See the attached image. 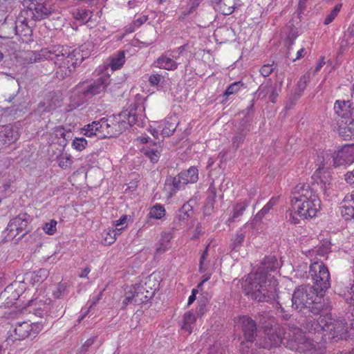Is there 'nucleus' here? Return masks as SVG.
Segmentation results:
<instances>
[{"label": "nucleus", "mask_w": 354, "mask_h": 354, "mask_svg": "<svg viewBox=\"0 0 354 354\" xmlns=\"http://www.w3.org/2000/svg\"><path fill=\"white\" fill-rule=\"evenodd\" d=\"M280 266L274 256L266 257L255 273H250L242 287L245 294L259 302H272L278 297V283L270 272H275Z\"/></svg>", "instance_id": "f257e3e1"}, {"label": "nucleus", "mask_w": 354, "mask_h": 354, "mask_svg": "<svg viewBox=\"0 0 354 354\" xmlns=\"http://www.w3.org/2000/svg\"><path fill=\"white\" fill-rule=\"evenodd\" d=\"M283 340L286 346L292 351L298 352H315L316 344L314 341L304 335L298 327H289L287 330L279 327L268 329L263 340L259 345L265 348H271L279 346Z\"/></svg>", "instance_id": "f03ea898"}, {"label": "nucleus", "mask_w": 354, "mask_h": 354, "mask_svg": "<svg viewBox=\"0 0 354 354\" xmlns=\"http://www.w3.org/2000/svg\"><path fill=\"white\" fill-rule=\"evenodd\" d=\"M38 59H50L57 66V77L64 79L69 76L77 65L80 64L84 57L78 48L73 49L64 46H54L41 49Z\"/></svg>", "instance_id": "7ed1b4c3"}, {"label": "nucleus", "mask_w": 354, "mask_h": 354, "mask_svg": "<svg viewBox=\"0 0 354 354\" xmlns=\"http://www.w3.org/2000/svg\"><path fill=\"white\" fill-rule=\"evenodd\" d=\"M322 160L318 158V168L314 174V176L319 178L321 183V188L326 194H330V183L328 178L330 177V173L328 169L332 167H338L346 164H350L354 161L353 145H345L334 153L323 152Z\"/></svg>", "instance_id": "20e7f679"}, {"label": "nucleus", "mask_w": 354, "mask_h": 354, "mask_svg": "<svg viewBox=\"0 0 354 354\" xmlns=\"http://www.w3.org/2000/svg\"><path fill=\"white\" fill-rule=\"evenodd\" d=\"M292 211L302 218H313L321 208V201L308 184H297L291 199Z\"/></svg>", "instance_id": "39448f33"}, {"label": "nucleus", "mask_w": 354, "mask_h": 354, "mask_svg": "<svg viewBox=\"0 0 354 354\" xmlns=\"http://www.w3.org/2000/svg\"><path fill=\"white\" fill-rule=\"evenodd\" d=\"M322 295V292L316 291L312 286H299L292 295V306L299 311L308 310V312L317 315L324 308Z\"/></svg>", "instance_id": "423d86ee"}, {"label": "nucleus", "mask_w": 354, "mask_h": 354, "mask_svg": "<svg viewBox=\"0 0 354 354\" xmlns=\"http://www.w3.org/2000/svg\"><path fill=\"white\" fill-rule=\"evenodd\" d=\"M136 114L128 110L122 111L120 114L112 115L108 118H103L99 121L97 127L99 138L115 137L120 134L128 126L135 123Z\"/></svg>", "instance_id": "0eeeda50"}, {"label": "nucleus", "mask_w": 354, "mask_h": 354, "mask_svg": "<svg viewBox=\"0 0 354 354\" xmlns=\"http://www.w3.org/2000/svg\"><path fill=\"white\" fill-rule=\"evenodd\" d=\"M310 274L317 292H324L330 286V273L322 261H315L310 266Z\"/></svg>", "instance_id": "6e6552de"}, {"label": "nucleus", "mask_w": 354, "mask_h": 354, "mask_svg": "<svg viewBox=\"0 0 354 354\" xmlns=\"http://www.w3.org/2000/svg\"><path fill=\"white\" fill-rule=\"evenodd\" d=\"M110 83V76L103 74L93 82H83L77 85V89L86 97H91L104 92Z\"/></svg>", "instance_id": "1a4fd4ad"}, {"label": "nucleus", "mask_w": 354, "mask_h": 354, "mask_svg": "<svg viewBox=\"0 0 354 354\" xmlns=\"http://www.w3.org/2000/svg\"><path fill=\"white\" fill-rule=\"evenodd\" d=\"M348 327L344 319H334L330 315V319L324 326H318L317 330H326L328 339H339L343 338L348 332Z\"/></svg>", "instance_id": "9d476101"}, {"label": "nucleus", "mask_w": 354, "mask_h": 354, "mask_svg": "<svg viewBox=\"0 0 354 354\" xmlns=\"http://www.w3.org/2000/svg\"><path fill=\"white\" fill-rule=\"evenodd\" d=\"M42 330V326L38 323L29 322H18L16 324L14 333L15 340H22L28 337H36Z\"/></svg>", "instance_id": "9b49d317"}, {"label": "nucleus", "mask_w": 354, "mask_h": 354, "mask_svg": "<svg viewBox=\"0 0 354 354\" xmlns=\"http://www.w3.org/2000/svg\"><path fill=\"white\" fill-rule=\"evenodd\" d=\"M178 119L176 115L169 116L165 120L160 122L157 127H151L150 132L155 138L158 139L159 136L167 137L171 136L177 127Z\"/></svg>", "instance_id": "f8f14e48"}, {"label": "nucleus", "mask_w": 354, "mask_h": 354, "mask_svg": "<svg viewBox=\"0 0 354 354\" xmlns=\"http://www.w3.org/2000/svg\"><path fill=\"white\" fill-rule=\"evenodd\" d=\"M31 221L30 216L27 214H20L13 218L9 222L7 230L10 236L15 237L17 235L25 231L28 223Z\"/></svg>", "instance_id": "ddd939ff"}, {"label": "nucleus", "mask_w": 354, "mask_h": 354, "mask_svg": "<svg viewBox=\"0 0 354 354\" xmlns=\"http://www.w3.org/2000/svg\"><path fill=\"white\" fill-rule=\"evenodd\" d=\"M236 324L242 328L244 337L248 342H252L256 336V324L248 316L239 317Z\"/></svg>", "instance_id": "4468645a"}, {"label": "nucleus", "mask_w": 354, "mask_h": 354, "mask_svg": "<svg viewBox=\"0 0 354 354\" xmlns=\"http://www.w3.org/2000/svg\"><path fill=\"white\" fill-rule=\"evenodd\" d=\"M187 183L177 175L174 178H167L165 181L164 192L168 198H172L178 191L185 189Z\"/></svg>", "instance_id": "2eb2a0df"}, {"label": "nucleus", "mask_w": 354, "mask_h": 354, "mask_svg": "<svg viewBox=\"0 0 354 354\" xmlns=\"http://www.w3.org/2000/svg\"><path fill=\"white\" fill-rule=\"evenodd\" d=\"M330 319V314L322 315L319 317L318 319L315 320L312 318H308L304 328L311 333L322 334L323 336H326V330H317L318 326H324L328 320Z\"/></svg>", "instance_id": "dca6fc26"}, {"label": "nucleus", "mask_w": 354, "mask_h": 354, "mask_svg": "<svg viewBox=\"0 0 354 354\" xmlns=\"http://www.w3.org/2000/svg\"><path fill=\"white\" fill-rule=\"evenodd\" d=\"M61 102L62 99L59 95L55 93H50L43 102L39 104L38 109L41 113L49 112L60 106Z\"/></svg>", "instance_id": "f3484780"}, {"label": "nucleus", "mask_w": 354, "mask_h": 354, "mask_svg": "<svg viewBox=\"0 0 354 354\" xmlns=\"http://www.w3.org/2000/svg\"><path fill=\"white\" fill-rule=\"evenodd\" d=\"M215 10L224 15H229L234 12L236 0H212Z\"/></svg>", "instance_id": "a211bd4d"}, {"label": "nucleus", "mask_w": 354, "mask_h": 354, "mask_svg": "<svg viewBox=\"0 0 354 354\" xmlns=\"http://www.w3.org/2000/svg\"><path fill=\"white\" fill-rule=\"evenodd\" d=\"M341 214L345 220L354 218V192L344 197L341 206Z\"/></svg>", "instance_id": "6ab92c4d"}, {"label": "nucleus", "mask_w": 354, "mask_h": 354, "mask_svg": "<svg viewBox=\"0 0 354 354\" xmlns=\"http://www.w3.org/2000/svg\"><path fill=\"white\" fill-rule=\"evenodd\" d=\"M142 152L150 159L151 162L156 163L158 161L162 152L161 142H154L153 145L147 144L142 148Z\"/></svg>", "instance_id": "aec40b11"}, {"label": "nucleus", "mask_w": 354, "mask_h": 354, "mask_svg": "<svg viewBox=\"0 0 354 354\" xmlns=\"http://www.w3.org/2000/svg\"><path fill=\"white\" fill-rule=\"evenodd\" d=\"M351 105L349 100H337L334 104L335 112L343 119H349L353 113Z\"/></svg>", "instance_id": "412c9836"}, {"label": "nucleus", "mask_w": 354, "mask_h": 354, "mask_svg": "<svg viewBox=\"0 0 354 354\" xmlns=\"http://www.w3.org/2000/svg\"><path fill=\"white\" fill-rule=\"evenodd\" d=\"M19 137V133L10 125L3 126L0 131V141L5 145L16 142Z\"/></svg>", "instance_id": "4be33fe9"}, {"label": "nucleus", "mask_w": 354, "mask_h": 354, "mask_svg": "<svg viewBox=\"0 0 354 354\" xmlns=\"http://www.w3.org/2000/svg\"><path fill=\"white\" fill-rule=\"evenodd\" d=\"M154 65L156 67L161 69L175 71L178 66V63L165 53L156 60Z\"/></svg>", "instance_id": "5701e85b"}, {"label": "nucleus", "mask_w": 354, "mask_h": 354, "mask_svg": "<svg viewBox=\"0 0 354 354\" xmlns=\"http://www.w3.org/2000/svg\"><path fill=\"white\" fill-rule=\"evenodd\" d=\"M203 1V0H183L180 8V15L179 18L184 19L187 16L192 14Z\"/></svg>", "instance_id": "b1692460"}, {"label": "nucleus", "mask_w": 354, "mask_h": 354, "mask_svg": "<svg viewBox=\"0 0 354 354\" xmlns=\"http://www.w3.org/2000/svg\"><path fill=\"white\" fill-rule=\"evenodd\" d=\"M73 16L75 19L82 21V23L88 24V26H92L93 21H95L97 18V15H95L94 19H93V12L84 8H79L75 10L73 12Z\"/></svg>", "instance_id": "393cba45"}, {"label": "nucleus", "mask_w": 354, "mask_h": 354, "mask_svg": "<svg viewBox=\"0 0 354 354\" xmlns=\"http://www.w3.org/2000/svg\"><path fill=\"white\" fill-rule=\"evenodd\" d=\"M31 1L33 5V16L35 20H39L47 17L53 11L52 7L46 3H34L32 0H25V2Z\"/></svg>", "instance_id": "a878e982"}, {"label": "nucleus", "mask_w": 354, "mask_h": 354, "mask_svg": "<svg viewBox=\"0 0 354 354\" xmlns=\"http://www.w3.org/2000/svg\"><path fill=\"white\" fill-rule=\"evenodd\" d=\"M250 201L244 200L236 203L234 206L231 214L227 220L229 223H234L239 219L248 207Z\"/></svg>", "instance_id": "bb28decb"}, {"label": "nucleus", "mask_w": 354, "mask_h": 354, "mask_svg": "<svg viewBox=\"0 0 354 354\" xmlns=\"http://www.w3.org/2000/svg\"><path fill=\"white\" fill-rule=\"evenodd\" d=\"M279 201V197H272L263 206V207L257 214L255 219L261 221L263 218H268L272 214L273 207Z\"/></svg>", "instance_id": "cd10ccee"}, {"label": "nucleus", "mask_w": 354, "mask_h": 354, "mask_svg": "<svg viewBox=\"0 0 354 354\" xmlns=\"http://www.w3.org/2000/svg\"><path fill=\"white\" fill-rule=\"evenodd\" d=\"M125 62V53L124 51H118L109 58V66L113 71H116L122 67Z\"/></svg>", "instance_id": "c85d7f7f"}, {"label": "nucleus", "mask_w": 354, "mask_h": 354, "mask_svg": "<svg viewBox=\"0 0 354 354\" xmlns=\"http://www.w3.org/2000/svg\"><path fill=\"white\" fill-rule=\"evenodd\" d=\"M196 318L192 311L185 313L183 316L181 328L191 334L195 325Z\"/></svg>", "instance_id": "c756f323"}, {"label": "nucleus", "mask_w": 354, "mask_h": 354, "mask_svg": "<svg viewBox=\"0 0 354 354\" xmlns=\"http://www.w3.org/2000/svg\"><path fill=\"white\" fill-rule=\"evenodd\" d=\"M339 294L344 297L348 304L354 306V281L345 289L339 290ZM351 329L354 330V319L351 324Z\"/></svg>", "instance_id": "7c9ffc66"}, {"label": "nucleus", "mask_w": 354, "mask_h": 354, "mask_svg": "<svg viewBox=\"0 0 354 354\" xmlns=\"http://www.w3.org/2000/svg\"><path fill=\"white\" fill-rule=\"evenodd\" d=\"M180 178H183L187 184L194 183L198 179V171L195 167H191L187 170L181 171Z\"/></svg>", "instance_id": "2f4dec72"}, {"label": "nucleus", "mask_w": 354, "mask_h": 354, "mask_svg": "<svg viewBox=\"0 0 354 354\" xmlns=\"http://www.w3.org/2000/svg\"><path fill=\"white\" fill-rule=\"evenodd\" d=\"M55 136L58 139H62L59 141V145L65 146L67 141L72 138V132L66 130L63 127H57L54 129Z\"/></svg>", "instance_id": "473e14b6"}, {"label": "nucleus", "mask_w": 354, "mask_h": 354, "mask_svg": "<svg viewBox=\"0 0 354 354\" xmlns=\"http://www.w3.org/2000/svg\"><path fill=\"white\" fill-rule=\"evenodd\" d=\"M345 124H346V127H339V133L345 139H354V120H350L348 124H347V121H346Z\"/></svg>", "instance_id": "72a5a7b5"}, {"label": "nucleus", "mask_w": 354, "mask_h": 354, "mask_svg": "<svg viewBox=\"0 0 354 354\" xmlns=\"http://www.w3.org/2000/svg\"><path fill=\"white\" fill-rule=\"evenodd\" d=\"M166 210L163 205L156 203L152 206L149 212V216L155 219H161L165 216Z\"/></svg>", "instance_id": "f704fd0d"}, {"label": "nucleus", "mask_w": 354, "mask_h": 354, "mask_svg": "<svg viewBox=\"0 0 354 354\" xmlns=\"http://www.w3.org/2000/svg\"><path fill=\"white\" fill-rule=\"evenodd\" d=\"M134 294V305H140L147 301V297L144 294V289L142 286H133Z\"/></svg>", "instance_id": "c9c22d12"}, {"label": "nucleus", "mask_w": 354, "mask_h": 354, "mask_svg": "<svg viewBox=\"0 0 354 354\" xmlns=\"http://www.w3.org/2000/svg\"><path fill=\"white\" fill-rule=\"evenodd\" d=\"M97 125V121H94L91 124H88L82 128L81 133L87 137H91L93 136H98Z\"/></svg>", "instance_id": "e433bc0d"}, {"label": "nucleus", "mask_w": 354, "mask_h": 354, "mask_svg": "<svg viewBox=\"0 0 354 354\" xmlns=\"http://www.w3.org/2000/svg\"><path fill=\"white\" fill-rule=\"evenodd\" d=\"M330 252V243L328 241H324L317 248L313 249L309 251L312 254H317L320 257H325Z\"/></svg>", "instance_id": "4c0bfd02"}, {"label": "nucleus", "mask_w": 354, "mask_h": 354, "mask_svg": "<svg viewBox=\"0 0 354 354\" xmlns=\"http://www.w3.org/2000/svg\"><path fill=\"white\" fill-rule=\"evenodd\" d=\"M58 165L63 169L71 167L73 163L72 156L68 153H62L60 155L57 160Z\"/></svg>", "instance_id": "58836bf2"}, {"label": "nucleus", "mask_w": 354, "mask_h": 354, "mask_svg": "<svg viewBox=\"0 0 354 354\" xmlns=\"http://www.w3.org/2000/svg\"><path fill=\"white\" fill-rule=\"evenodd\" d=\"M170 238L171 236L169 234L164 233L162 234V238L156 249L158 253L161 254L168 250V248H169Z\"/></svg>", "instance_id": "ea45409f"}, {"label": "nucleus", "mask_w": 354, "mask_h": 354, "mask_svg": "<svg viewBox=\"0 0 354 354\" xmlns=\"http://www.w3.org/2000/svg\"><path fill=\"white\" fill-rule=\"evenodd\" d=\"M57 221L51 219L44 223L42 227V230L48 235H54L57 232Z\"/></svg>", "instance_id": "a19ab883"}, {"label": "nucleus", "mask_w": 354, "mask_h": 354, "mask_svg": "<svg viewBox=\"0 0 354 354\" xmlns=\"http://www.w3.org/2000/svg\"><path fill=\"white\" fill-rule=\"evenodd\" d=\"M189 207L190 206L189 205L185 204L179 210V212L177 214L175 220H178L180 223L187 221L188 218L189 217V214L188 213L189 211Z\"/></svg>", "instance_id": "79ce46f5"}, {"label": "nucleus", "mask_w": 354, "mask_h": 354, "mask_svg": "<svg viewBox=\"0 0 354 354\" xmlns=\"http://www.w3.org/2000/svg\"><path fill=\"white\" fill-rule=\"evenodd\" d=\"M119 235L120 234H117L115 230H108L104 234V243L108 245L113 244L115 241L116 237Z\"/></svg>", "instance_id": "37998d69"}, {"label": "nucleus", "mask_w": 354, "mask_h": 354, "mask_svg": "<svg viewBox=\"0 0 354 354\" xmlns=\"http://www.w3.org/2000/svg\"><path fill=\"white\" fill-rule=\"evenodd\" d=\"M87 145L88 142L84 138H75L71 143L72 147L78 151H83Z\"/></svg>", "instance_id": "c03bdc74"}, {"label": "nucleus", "mask_w": 354, "mask_h": 354, "mask_svg": "<svg viewBox=\"0 0 354 354\" xmlns=\"http://www.w3.org/2000/svg\"><path fill=\"white\" fill-rule=\"evenodd\" d=\"M68 292V286L66 283H59L56 289L53 291V295L55 298H61Z\"/></svg>", "instance_id": "a18cd8bd"}, {"label": "nucleus", "mask_w": 354, "mask_h": 354, "mask_svg": "<svg viewBox=\"0 0 354 354\" xmlns=\"http://www.w3.org/2000/svg\"><path fill=\"white\" fill-rule=\"evenodd\" d=\"M129 219V216L127 215L122 216L118 220L115 221L113 222V225H121V227H118L117 230H115L117 234H122L123 230L127 228L128 224L127 221Z\"/></svg>", "instance_id": "49530a36"}, {"label": "nucleus", "mask_w": 354, "mask_h": 354, "mask_svg": "<svg viewBox=\"0 0 354 354\" xmlns=\"http://www.w3.org/2000/svg\"><path fill=\"white\" fill-rule=\"evenodd\" d=\"M165 81V77L159 73H153L149 77V82L151 86L161 85Z\"/></svg>", "instance_id": "de8ad7c7"}, {"label": "nucleus", "mask_w": 354, "mask_h": 354, "mask_svg": "<svg viewBox=\"0 0 354 354\" xmlns=\"http://www.w3.org/2000/svg\"><path fill=\"white\" fill-rule=\"evenodd\" d=\"M245 239V234L242 232H238L235 237L233 239L232 243V248L234 250H237L241 245H242L243 241Z\"/></svg>", "instance_id": "09e8293b"}, {"label": "nucleus", "mask_w": 354, "mask_h": 354, "mask_svg": "<svg viewBox=\"0 0 354 354\" xmlns=\"http://www.w3.org/2000/svg\"><path fill=\"white\" fill-rule=\"evenodd\" d=\"M341 8L342 4L336 5L335 8L333 9V10L330 12V13L326 17L324 24L325 25H328L329 24H330L337 16Z\"/></svg>", "instance_id": "8fccbe9b"}, {"label": "nucleus", "mask_w": 354, "mask_h": 354, "mask_svg": "<svg viewBox=\"0 0 354 354\" xmlns=\"http://www.w3.org/2000/svg\"><path fill=\"white\" fill-rule=\"evenodd\" d=\"M243 85V84L241 81L233 82L227 86L225 95L229 96L237 93Z\"/></svg>", "instance_id": "3c124183"}, {"label": "nucleus", "mask_w": 354, "mask_h": 354, "mask_svg": "<svg viewBox=\"0 0 354 354\" xmlns=\"http://www.w3.org/2000/svg\"><path fill=\"white\" fill-rule=\"evenodd\" d=\"M271 86L270 84H261L257 91L258 96L261 98H268L270 92L268 88H271Z\"/></svg>", "instance_id": "603ef678"}, {"label": "nucleus", "mask_w": 354, "mask_h": 354, "mask_svg": "<svg viewBox=\"0 0 354 354\" xmlns=\"http://www.w3.org/2000/svg\"><path fill=\"white\" fill-rule=\"evenodd\" d=\"M129 304L134 305V294L133 288L126 292L125 297L122 301L123 307H127Z\"/></svg>", "instance_id": "864d4df0"}, {"label": "nucleus", "mask_w": 354, "mask_h": 354, "mask_svg": "<svg viewBox=\"0 0 354 354\" xmlns=\"http://www.w3.org/2000/svg\"><path fill=\"white\" fill-rule=\"evenodd\" d=\"M274 68L272 64H265L260 68V73L261 74L266 77H268L273 71Z\"/></svg>", "instance_id": "5fc2aeb1"}, {"label": "nucleus", "mask_w": 354, "mask_h": 354, "mask_svg": "<svg viewBox=\"0 0 354 354\" xmlns=\"http://www.w3.org/2000/svg\"><path fill=\"white\" fill-rule=\"evenodd\" d=\"M245 138V135L241 133H237L232 139V145L234 147L238 148L241 143L243 142Z\"/></svg>", "instance_id": "6e6d98bb"}, {"label": "nucleus", "mask_w": 354, "mask_h": 354, "mask_svg": "<svg viewBox=\"0 0 354 354\" xmlns=\"http://www.w3.org/2000/svg\"><path fill=\"white\" fill-rule=\"evenodd\" d=\"M270 90V95H268V100L272 103L276 102L277 97L279 95L278 90L276 87L271 86V88H268Z\"/></svg>", "instance_id": "4d7b16f0"}, {"label": "nucleus", "mask_w": 354, "mask_h": 354, "mask_svg": "<svg viewBox=\"0 0 354 354\" xmlns=\"http://www.w3.org/2000/svg\"><path fill=\"white\" fill-rule=\"evenodd\" d=\"M94 343V339H87L84 345L80 348L79 351L80 354H85V353L87 351V349L89 346H91Z\"/></svg>", "instance_id": "13d9d810"}, {"label": "nucleus", "mask_w": 354, "mask_h": 354, "mask_svg": "<svg viewBox=\"0 0 354 354\" xmlns=\"http://www.w3.org/2000/svg\"><path fill=\"white\" fill-rule=\"evenodd\" d=\"M208 256V247L203 252L200 259V271L201 272L205 266V261Z\"/></svg>", "instance_id": "bf43d9fd"}, {"label": "nucleus", "mask_w": 354, "mask_h": 354, "mask_svg": "<svg viewBox=\"0 0 354 354\" xmlns=\"http://www.w3.org/2000/svg\"><path fill=\"white\" fill-rule=\"evenodd\" d=\"M345 180L350 185H354V170L345 174Z\"/></svg>", "instance_id": "052dcab7"}, {"label": "nucleus", "mask_w": 354, "mask_h": 354, "mask_svg": "<svg viewBox=\"0 0 354 354\" xmlns=\"http://www.w3.org/2000/svg\"><path fill=\"white\" fill-rule=\"evenodd\" d=\"M147 20V17L146 16H142L137 19H136L133 22V25L136 27L140 26Z\"/></svg>", "instance_id": "680f3d73"}, {"label": "nucleus", "mask_w": 354, "mask_h": 354, "mask_svg": "<svg viewBox=\"0 0 354 354\" xmlns=\"http://www.w3.org/2000/svg\"><path fill=\"white\" fill-rule=\"evenodd\" d=\"M198 290L196 289H193L192 291V295L189 297L187 305H191L195 300L196 297V294Z\"/></svg>", "instance_id": "e2e57ef3"}, {"label": "nucleus", "mask_w": 354, "mask_h": 354, "mask_svg": "<svg viewBox=\"0 0 354 354\" xmlns=\"http://www.w3.org/2000/svg\"><path fill=\"white\" fill-rule=\"evenodd\" d=\"M305 54H306L305 48H301V49H299L297 51V57L295 58L292 59V61L295 62L296 60L300 59L301 58H302L304 56Z\"/></svg>", "instance_id": "0e129e2a"}, {"label": "nucleus", "mask_w": 354, "mask_h": 354, "mask_svg": "<svg viewBox=\"0 0 354 354\" xmlns=\"http://www.w3.org/2000/svg\"><path fill=\"white\" fill-rule=\"evenodd\" d=\"M38 310H41V312L40 311H38L37 313H36L37 314H38L39 316H43L44 314V312L45 313H47L48 311V305H46V304H44V308H41V307H39L37 308Z\"/></svg>", "instance_id": "69168bd1"}, {"label": "nucleus", "mask_w": 354, "mask_h": 354, "mask_svg": "<svg viewBox=\"0 0 354 354\" xmlns=\"http://www.w3.org/2000/svg\"><path fill=\"white\" fill-rule=\"evenodd\" d=\"M307 77L306 75L301 77V79L299 81L298 85L299 87H303L302 89L305 87L306 84Z\"/></svg>", "instance_id": "338daca9"}, {"label": "nucleus", "mask_w": 354, "mask_h": 354, "mask_svg": "<svg viewBox=\"0 0 354 354\" xmlns=\"http://www.w3.org/2000/svg\"><path fill=\"white\" fill-rule=\"evenodd\" d=\"M325 62L324 60L319 61L315 68V72H318L324 65Z\"/></svg>", "instance_id": "774afa93"}]
</instances>
